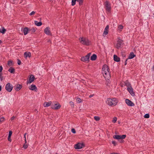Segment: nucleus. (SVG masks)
Instances as JSON below:
<instances>
[{
  "instance_id": "obj_26",
  "label": "nucleus",
  "mask_w": 154,
  "mask_h": 154,
  "mask_svg": "<svg viewBox=\"0 0 154 154\" xmlns=\"http://www.w3.org/2000/svg\"><path fill=\"white\" fill-rule=\"evenodd\" d=\"M125 85L127 86V88L131 87V84L128 81L125 82Z\"/></svg>"
},
{
  "instance_id": "obj_27",
  "label": "nucleus",
  "mask_w": 154,
  "mask_h": 154,
  "mask_svg": "<svg viewBox=\"0 0 154 154\" xmlns=\"http://www.w3.org/2000/svg\"><path fill=\"white\" fill-rule=\"evenodd\" d=\"M6 30L4 27H2V28L0 30V32L3 34L5 33Z\"/></svg>"
},
{
  "instance_id": "obj_17",
  "label": "nucleus",
  "mask_w": 154,
  "mask_h": 154,
  "mask_svg": "<svg viewBox=\"0 0 154 154\" xmlns=\"http://www.w3.org/2000/svg\"><path fill=\"white\" fill-rule=\"evenodd\" d=\"M52 103V102L51 101H49L48 102H45L44 103V106L45 107H48L49 106H50L51 105V104Z\"/></svg>"
},
{
  "instance_id": "obj_4",
  "label": "nucleus",
  "mask_w": 154,
  "mask_h": 154,
  "mask_svg": "<svg viewBox=\"0 0 154 154\" xmlns=\"http://www.w3.org/2000/svg\"><path fill=\"white\" fill-rule=\"evenodd\" d=\"M91 54V53H89L85 56L82 57L81 60L85 62H88L89 61L90 56Z\"/></svg>"
},
{
  "instance_id": "obj_2",
  "label": "nucleus",
  "mask_w": 154,
  "mask_h": 154,
  "mask_svg": "<svg viewBox=\"0 0 154 154\" xmlns=\"http://www.w3.org/2000/svg\"><path fill=\"white\" fill-rule=\"evenodd\" d=\"M106 103L109 105L111 106H116L118 102V100L115 98L111 99L108 98L106 101Z\"/></svg>"
},
{
  "instance_id": "obj_24",
  "label": "nucleus",
  "mask_w": 154,
  "mask_h": 154,
  "mask_svg": "<svg viewBox=\"0 0 154 154\" xmlns=\"http://www.w3.org/2000/svg\"><path fill=\"white\" fill-rule=\"evenodd\" d=\"M97 56L95 54H93L91 57V60H95L97 59Z\"/></svg>"
},
{
  "instance_id": "obj_16",
  "label": "nucleus",
  "mask_w": 154,
  "mask_h": 154,
  "mask_svg": "<svg viewBox=\"0 0 154 154\" xmlns=\"http://www.w3.org/2000/svg\"><path fill=\"white\" fill-rule=\"evenodd\" d=\"M24 56L25 58H26L27 57H30L31 56V54L30 52H25L24 53Z\"/></svg>"
},
{
  "instance_id": "obj_29",
  "label": "nucleus",
  "mask_w": 154,
  "mask_h": 154,
  "mask_svg": "<svg viewBox=\"0 0 154 154\" xmlns=\"http://www.w3.org/2000/svg\"><path fill=\"white\" fill-rule=\"evenodd\" d=\"M78 2H79V5H82L83 0H78Z\"/></svg>"
},
{
  "instance_id": "obj_45",
  "label": "nucleus",
  "mask_w": 154,
  "mask_h": 154,
  "mask_svg": "<svg viewBox=\"0 0 154 154\" xmlns=\"http://www.w3.org/2000/svg\"><path fill=\"white\" fill-rule=\"evenodd\" d=\"M35 13V12L34 11H32V12L30 14H29V15H34Z\"/></svg>"
},
{
  "instance_id": "obj_38",
  "label": "nucleus",
  "mask_w": 154,
  "mask_h": 154,
  "mask_svg": "<svg viewBox=\"0 0 154 154\" xmlns=\"http://www.w3.org/2000/svg\"><path fill=\"white\" fill-rule=\"evenodd\" d=\"M69 103L71 106L73 108L74 106V103L72 101H70Z\"/></svg>"
},
{
  "instance_id": "obj_33",
  "label": "nucleus",
  "mask_w": 154,
  "mask_h": 154,
  "mask_svg": "<svg viewBox=\"0 0 154 154\" xmlns=\"http://www.w3.org/2000/svg\"><path fill=\"white\" fill-rule=\"evenodd\" d=\"M76 0H72V6L74 5L76 3Z\"/></svg>"
},
{
  "instance_id": "obj_3",
  "label": "nucleus",
  "mask_w": 154,
  "mask_h": 154,
  "mask_svg": "<svg viewBox=\"0 0 154 154\" xmlns=\"http://www.w3.org/2000/svg\"><path fill=\"white\" fill-rule=\"evenodd\" d=\"M79 42L82 45L88 46L90 44V42L88 39L85 37L83 36L79 37Z\"/></svg>"
},
{
  "instance_id": "obj_13",
  "label": "nucleus",
  "mask_w": 154,
  "mask_h": 154,
  "mask_svg": "<svg viewBox=\"0 0 154 154\" xmlns=\"http://www.w3.org/2000/svg\"><path fill=\"white\" fill-rule=\"evenodd\" d=\"M125 102L128 105L130 106H134V104L129 99H126Z\"/></svg>"
},
{
  "instance_id": "obj_50",
  "label": "nucleus",
  "mask_w": 154,
  "mask_h": 154,
  "mask_svg": "<svg viewBox=\"0 0 154 154\" xmlns=\"http://www.w3.org/2000/svg\"><path fill=\"white\" fill-rule=\"evenodd\" d=\"M77 143H76L75 145L74 148L75 149H77Z\"/></svg>"
},
{
  "instance_id": "obj_10",
  "label": "nucleus",
  "mask_w": 154,
  "mask_h": 154,
  "mask_svg": "<svg viewBox=\"0 0 154 154\" xmlns=\"http://www.w3.org/2000/svg\"><path fill=\"white\" fill-rule=\"evenodd\" d=\"M123 42L121 39L119 38L118 39L117 41V43L116 45V48L117 49H119L121 48V44Z\"/></svg>"
},
{
  "instance_id": "obj_47",
  "label": "nucleus",
  "mask_w": 154,
  "mask_h": 154,
  "mask_svg": "<svg viewBox=\"0 0 154 154\" xmlns=\"http://www.w3.org/2000/svg\"><path fill=\"white\" fill-rule=\"evenodd\" d=\"M3 69L2 67V66H0V72H1Z\"/></svg>"
},
{
  "instance_id": "obj_1",
  "label": "nucleus",
  "mask_w": 154,
  "mask_h": 154,
  "mask_svg": "<svg viewBox=\"0 0 154 154\" xmlns=\"http://www.w3.org/2000/svg\"><path fill=\"white\" fill-rule=\"evenodd\" d=\"M102 72L103 76L106 79L109 80L111 77L110 73L108 66L106 64L103 66Z\"/></svg>"
},
{
  "instance_id": "obj_8",
  "label": "nucleus",
  "mask_w": 154,
  "mask_h": 154,
  "mask_svg": "<svg viewBox=\"0 0 154 154\" xmlns=\"http://www.w3.org/2000/svg\"><path fill=\"white\" fill-rule=\"evenodd\" d=\"M126 135L125 134L122 135H115L113 136V138L117 140L123 139L126 137Z\"/></svg>"
},
{
  "instance_id": "obj_51",
  "label": "nucleus",
  "mask_w": 154,
  "mask_h": 154,
  "mask_svg": "<svg viewBox=\"0 0 154 154\" xmlns=\"http://www.w3.org/2000/svg\"><path fill=\"white\" fill-rule=\"evenodd\" d=\"M128 60V59H126V60H125V65H126L127 64V61Z\"/></svg>"
},
{
  "instance_id": "obj_22",
  "label": "nucleus",
  "mask_w": 154,
  "mask_h": 154,
  "mask_svg": "<svg viewBox=\"0 0 154 154\" xmlns=\"http://www.w3.org/2000/svg\"><path fill=\"white\" fill-rule=\"evenodd\" d=\"M30 88H29V89L31 90H34L35 89L37 90V88L36 86L35 85H31Z\"/></svg>"
},
{
  "instance_id": "obj_19",
  "label": "nucleus",
  "mask_w": 154,
  "mask_h": 154,
  "mask_svg": "<svg viewBox=\"0 0 154 154\" xmlns=\"http://www.w3.org/2000/svg\"><path fill=\"white\" fill-rule=\"evenodd\" d=\"M114 60V61L119 62L120 61V58L119 57H118L116 55H114L113 56Z\"/></svg>"
},
{
  "instance_id": "obj_6",
  "label": "nucleus",
  "mask_w": 154,
  "mask_h": 154,
  "mask_svg": "<svg viewBox=\"0 0 154 154\" xmlns=\"http://www.w3.org/2000/svg\"><path fill=\"white\" fill-rule=\"evenodd\" d=\"M13 88L12 85L9 83L7 84L5 86V89L8 92H11Z\"/></svg>"
},
{
  "instance_id": "obj_15",
  "label": "nucleus",
  "mask_w": 154,
  "mask_h": 154,
  "mask_svg": "<svg viewBox=\"0 0 154 154\" xmlns=\"http://www.w3.org/2000/svg\"><path fill=\"white\" fill-rule=\"evenodd\" d=\"M85 146V144L83 143H78V149H81Z\"/></svg>"
},
{
  "instance_id": "obj_28",
  "label": "nucleus",
  "mask_w": 154,
  "mask_h": 154,
  "mask_svg": "<svg viewBox=\"0 0 154 154\" xmlns=\"http://www.w3.org/2000/svg\"><path fill=\"white\" fill-rule=\"evenodd\" d=\"M29 31H31V33L32 34L35 32V29L34 28H32L30 29H29Z\"/></svg>"
},
{
  "instance_id": "obj_30",
  "label": "nucleus",
  "mask_w": 154,
  "mask_h": 154,
  "mask_svg": "<svg viewBox=\"0 0 154 154\" xmlns=\"http://www.w3.org/2000/svg\"><path fill=\"white\" fill-rule=\"evenodd\" d=\"M5 120V119L4 117L2 116L0 118V123L2 122H4Z\"/></svg>"
},
{
  "instance_id": "obj_21",
  "label": "nucleus",
  "mask_w": 154,
  "mask_h": 154,
  "mask_svg": "<svg viewBox=\"0 0 154 154\" xmlns=\"http://www.w3.org/2000/svg\"><path fill=\"white\" fill-rule=\"evenodd\" d=\"M22 88V86L20 84H17L16 85V90L17 91L20 90Z\"/></svg>"
},
{
  "instance_id": "obj_46",
  "label": "nucleus",
  "mask_w": 154,
  "mask_h": 154,
  "mask_svg": "<svg viewBox=\"0 0 154 154\" xmlns=\"http://www.w3.org/2000/svg\"><path fill=\"white\" fill-rule=\"evenodd\" d=\"M8 140L11 142V137L10 136H8Z\"/></svg>"
},
{
  "instance_id": "obj_36",
  "label": "nucleus",
  "mask_w": 154,
  "mask_h": 154,
  "mask_svg": "<svg viewBox=\"0 0 154 154\" xmlns=\"http://www.w3.org/2000/svg\"><path fill=\"white\" fill-rule=\"evenodd\" d=\"M26 143H25L24 144L23 147L24 148V149H27L28 147V146L27 144H26Z\"/></svg>"
},
{
  "instance_id": "obj_5",
  "label": "nucleus",
  "mask_w": 154,
  "mask_h": 154,
  "mask_svg": "<svg viewBox=\"0 0 154 154\" xmlns=\"http://www.w3.org/2000/svg\"><path fill=\"white\" fill-rule=\"evenodd\" d=\"M105 9L106 11L110 12L111 9V5L109 1H106L104 3Z\"/></svg>"
},
{
  "instance_id": "obj_40",
  "label": "nucleus",
  "mask_w": 154,
  "mask_h": 154,
  "mask_svg": "<svg viewBox=\"0 0 154 154\" xmlns=\"http://www.w3.org/2000/svg\"><path fill=\"white\" fill-rule=\"evenodd\" d=\"M82 102V100L79 98H78V103H80Z\"/></svg>"
},
{
  "instance_id": "obj_54",
  "label": "nucleus",
  "mask_w": 154,
  "mask_h": 154,
  "mask_svg": "<svg viewBox=\"0 0 154 154\" xmlns=\"http://www.w3.org/2000/svg\"><path fill=\"white\" fill-rule=\"evenodd\" d=\"M2 86L0 85V91H1V90H2Z\"/></svg>"
},
{
  "instance_id": "obj_31",
  "label": "nucleus",
  "mask_w": 154,
  "mask_h": 154,
  "mask_svg": "<svg viewBox=\"0 0 154 154\" xmlns=\"http://www.w3.org/2000/svg\"><path fill=\"white\" fill-rule=\"evenodd\" d=\"M94 119L96 121H98L100 119V118L98 116H95L94 118Z\"/></svg>"
},
{
  "instance_id": "obj_39",
  "label": "nucleus",
  "mask_w": 154,
  "mask_h": 154,
  "mask_svg": "<svg viewBox=\"0 0 154 154\" xmlns=\"http://www.w3.org/2000/svg\"><path fill=\"white\" fill-rule=\"evenodd\" d=\"M118 29H123V26L122 25H119V26H118Z\"/></svg>"
},
{
  "instance_id": "obj_42",
  "label": "nucleus",
  "mask_w": 154,
  "mask_h": 154,
  "mask_svg": "<svg viewBox=\"0 0 154 154\" xmlns=\"http://www.w3.org/2000/svg\"><path fill=\"white\" fill-rule=\"evenodd\" d=\"M3 77L2 76V73H0V79L1 81L3 80Z\"/></svg>"
},
{
  "instance_id": "obj_20",
  "label": "nucleus",
  "mask_w": 154,
  "mask_h": 154,
  "mask_svg": "<svg viewBox=\"0 0 154 154\" xmlns=\"http://www.w3.org/2000/svg\"><path fill=\"white\" fill-rule=\"evenodd\" d=\"M135 55L134 54V53L133 52H131L129 54L128 59H131L133 58L134 57H135Z\"/></svg>"
},
{
  "instance_id": "obj_48",
  "label": "nucleus",
  "mask_w": 154,
  "mask_h": 154,
  "mask_svg": "<svg viewBox=\"0 0 154 154\" xmlns=\"http://www.w3.org/2000/svg\"><path fill=\"white\" fill-rule=\"evenodd\" d=\"M112 143L114 145V146H115L116 145V142L115 141H112Z\"/></svg>"
},
{
  "instance_id": "obj_23",
  "label": "nucleus",
  "mask_w": 154,
  "mask_h": 154,
  "mask_svg": "<svg viewBox=\"0 0 154 154\" xmlns=\"http://www.w3.org/2000/svg\"><path fill=\"white\" fill-rule=\"evenodd\" d=\"M15 70V69L12 67H10L8 70V71L11 73H14Z\"/></svg>"
},
{
  "instance_id": "obj_55",
  "label": "nucleus",
  "mask_w": 154,
  "mask_h": 154,
  "mask_svg": "<svg viewBox=\"0 0 154 154\" xmlns=\"http://www.w3.org/2000/svg\"><path fill=\"white\" fill-rule=\"evenodd\" d=\"M111 154H120L118 153H111Z\"/></svg>"
},
{
  "instance_id": "obj_12",
  "label": "nucleus",
  "mask_w": 154,
  "mask_h": 154,
  "mask_svg": "<svg viewBox=\"0 0 154 154\" xmlns=\"http://www.w3.org/2000/svg\"><path fill=\"white\" fill-rule=\"evenodd\" d=\"M109 26L108 25H107L106 26V27L104 31L103 32V36L104 37L105 36L107 35L109 31Z\"/></svg>"
},
{
  "instance_id": "obj_56",
  "label": "nucleus",
  "mask_w": 154,
  "mask_h": 154,
  "mask_svg": "<svg viewBox=\"0 0 154 154\" xmlns=\"http://www.w3.org/2000/svg\"><path fill=\"white\" fill-rule=\"evenodd\" d=\"M123 142V140H121L120 142H121V143H122V142Z\"/></svg>"
},
{
  "instance_id": "obj_44",
  "label": "nucleus",
  "mask_w": 154,
  "mask_h": 154,
  "mask_svg": "<svg viewBox=\"0 0 154 154\" xmlns=\"http://www.w3.org/2000/svg\"><path fill=\"white\" fill-rule=\"evenodd\" d=\"M71 131L74 134L76 133V131L75 129L74 128H72L71 130Z\"/></svg>"
},
{
  "instance_id": "obj_43",
  "label": "nucleus",
  "mask_w": 154,
  "mask_h": 154,
  "mask_svg": "<svg viewBox=\"0 0 154 154\" xmlns=\"http://www.w3.org/2000/svg\"><path fill=\"white\" fill-rule=\"evenodd\" d=\"M21 61L19 59H17V64L19 65H20L21 64Z\"/></svg>"
},
{
  "instance_id": "obj_58",
  "label": "nucleus",
  "mask_w": 154,
  "mask_h": 154,
  "mask_svg": "<svg viewBox=\"0 0 154 154\" xmlns=\"http://www.w3.org/2000/svg\"><path fill=\"white\" fill-rule=\"evenodd\" d=\"M0 42H1V40H0Z\"/></svg>"
},
{
  "instance_id": "obj_32",
  "label": "nucleus",
  "mask_w": 154,
  "mask_h": 154,
  "mask_svg": "<svg viewBox=\"0 0 154 154\" xmlns=\"http://www.w3.org/2000/svg\"><path fill=\"white\" fill-rule=\"evenodd\" d=\"M12 61L11 60H9L8 62V65L9 66H11L12 65Z\"/></svg>"
},
{
  "instance_id": "obj_14",
  "label": "nucleus",
  "mask_w": 154,
  "mask_h": 154,
  "mask_svg": "<svg viewBox=\"0 0 154 154\" xmlns=\"http://www.w3.org/2000/svg\"><path fill=\"white\" fill-rule=\"evenodd\" d=\"M50 29L49 27H46L44 29V32L47 35H51V33Z\"/></svg>"
},
{
  "instance_id": "obj_25",
  "label": "nucleus",
  "mask_w": 154,
  "mask_h": 154,
  "mask_svg": "<svg viewBox=\"0 0 154 154\" xmlns=\"http://www.w3.org/2000/svg\"><path fill=\"white\" fill-rule=\"evenodd\" d=\"M35 24L38 26H40L42 25V23L41 21L38 22L37 21H35Z\"/></svg>"
},
{
  "instance_id": "obj_53",
  "label": "nucleus",
  "mask_w": 154,
  "mask_h": 154,
  "mask_svg": "<svg viewBox=\"0 0 154 154\" xmlns=\"http://www.w3.org/2000/svg\"><path fill=\"white\" fill-rule=\"evenodd\" d=\"M93 96H94V95H93V94L91 95H90L89 96V97L90 98H91V97H92Z\"/></svg>"
},
{
  "instance_id": "obj_11",
  "label": "nucleus",
  "mask_w": 154,
  "mask_h": 154,
  "mask_svg": "<svg viewBox=\"0 0 154 154\" xmlns=\"http://www.w3.org/2000/svg\"><path fill=\"white\" fill-rule=\"evenodd\" d=\"M127 90L132 96L135 95V93L133 91V89L132 87H128Z\"/></svg>"
},
{
  "instance_id": "obj_18",
  "label": "nucleus",
  "mask_w": 154,
  "mask_h": 154,
  "mask_svg": "<svg viewBox=\"0 0 154 154\" xmlns=\"http://www.w3.org/2000/svg\"><path fill=\"white\" fill-rule=\"evenodd\" d=\"M29 28L28 27H26L23 29V32L24 35H26L28 33V32L29 31Z\"/></svg>"
},
{
  "instance_id": "obj_57",
  "label": "nucleus",
  "mask_w": 154,
  "mask_h": 154,
  "mask_svg": "<svg viewBox=\"0 0 154 154\" xmlns=\"http://www.w3.org/2000/svg\"><path fill=\"white\" fill-rule=\"evenodd\" d=\"M26 133H25L24 134V135H25V136H26Z\"/></svg>"
},
{
  "instance_id": "obj_7",
  "label": "nucleus",
  "mask_w": 154,
  "mask_h": 154,
  "mask_svg": "<svg viewBox=\"0 0 154 154\" xmlns=\"http://www.w3.org/2000/svg\"><path fill=\"white\" fill-rule=\"evenodd\" d=\"M35 78V77L33 75H30L29 76V79L27 81V84L28 85L29 83H30L33 82Z\"/></svg>"
},
{
  "instance_id": "obj_37",
  "label": "nucleus",
  "mask_w": 154,
  "mask_h": 154,
  "mask_svg": "<svg viewBox=\"0 0 154 154\" xmlns=\"http://www.w3.org/2000/svg\"><path fill=\"white\" fill-rule=\"evenodd\" d=\"M117 120V118L116 117H115L113 118V120H112V122L114 123H115L116 122Z\"/></svg>"
},
{
  "instance_id": "obj_35",
  "label": "nucleus",
  "mask_w": 154,
  "mask_h": 154,
  "mask_svg": "<svg viewBox=\"0 0 154 154\" xmlns=\"http://www.w3.org/2000/svg\"><path fill=\"white\" fill-rule=\"evenodd\" d=\"M144 117L145 118H148L149 117V114H146L144 116Z\"/></svg>"
},
{
  "instance_id": "obj_9",
  "label": "nucleus",
  "mask_w": 154,
  "mask_h": 154,
  "mask_svg": "<svg viewBox=\"0 0 154 154\" xmlns=\"http://www.w3.org/2000/svg\"><path fill=\"white\" fill-rule=\"evenodd\" d=\"M61 107V105L59 103H57L55 104L54 105H53L51 107V108L53 109H58Z\"/></svg>"
},
{
  "instance_id": "obj_34",
  "label": "nucleus",
  "mask_w": 154,
  "mask_h": 154,
  "mask_svg": "<svg viewBox=\"0 0 154 154\" xmlns=\"http://www.w3.org/2000/svg\"><path fill=\"white\" fill-rule=\"evenodd\" d=\"M121 55L122 56V57H125L126 56V54L124 52H122L121 53Z\"/></svg>"
},
{
  "instance_id": "obj_41",
  "label": "nucleus",
  "mask_w": 154,
  "mask_h": 154,
  "mask_svg": "<svg viewBox=\"0 0 154 154\" xmlns=\"http://www.w3.org/2000/svg\"><path fill=\"white\" fill-rule=\"evenodd\" d=\"M12 134V132L11 131H10L9 132L8 136L11 137Z\"/></svg>"
},
{
  "instance_id": "obj_49",
  "label": "nucleus",
  "mask_w": 154,
  "mask_h": 154,
  "mask_svg": "<svg viewBox=\"0 0 154 154\" xmlns=\"http://www.w3.org/2000/svg\"><path fill=\"white\" fill-rule=\"evenodd\" d=\"M24 141L25 142V143H26V136H25V135H24Z\"/></svg>"
},
{
  "instance_id": "obj_52",
  "label": "nucleus",
  "mask_w": 154,
  "mask_h": 154,
  "mask_svg": "<svg viewBox=\"0 0 154 154\" xmlns=\"http://www.w3.org/2000/svg\"><path fill=\"white\" fill-rule=\"evenodd\" d=\"M15 118V117L14 116H13L11 118V120H13Z\"/></svg>"
}]
</instances>
